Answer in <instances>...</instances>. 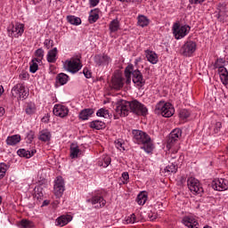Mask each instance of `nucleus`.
<instances>
[{"label":"nucleus","instance_id":"obj_1","mask_svg":"<svg viewBox=\"0 0 228 228\" xmlns=\"http://www.w3.org/2000/svg\"><path fill=\"white\" fill-rule=\"evenodd\" d=\"M135 115H147V107L137 100L127 102L126 100H119L116 105V113L120 117H127L129 112Z\"/></svg>","mask_w":228,"mask_h":228},{"label":"nucleus","instance_id":"obj_2","mask_svg":"<svg viewBox=\"0 0 228 228\" xmlns=\"http://www.w3.org/2000/svg\"><path fill=\"white\" fill-rule=\"evenodd\" d=\"M134 143H138V145H142L141 149L145 151L147 154H151L154 150V144H152V140L151 136L147 134V133L141 130H134Z\"/></svg>","mask_w":228,"mask_h":228},{"label":"nucleus","instance_id":"obj_3","mask_svg":"<svg viewBox=\"0 0 228 228\" xmlns=\"http://www.w3.org/2000/svg\"><path fill=\"white\" fill-rule=\"evenodd\" d=\"M125 76L126 77V85H129V83H131V76L133 83H134L136 86H139V88H142V86L145 85V79H143V75H142V72L139 69H134V66H133V64H129L126 68Z\"/></svg>","mask_w":228,"mask_h":228},{"label":"nucleus","instance_id":"obj_4","mask_svg":"<svg viewBox=\"0 0 228 228\" xmlns=\"http://www.w3.org/2000/svg\"><path fill=\"white\" fill-rule=\"evenodd\" d=\"M155 113L157 115H162L166 118H170L175 113V110L172 103L160 101L156 104Z\"/></svg>","mask_w":228,"mask_h":228},{"label":"nucleus","instance_id":"obj_5","mask_svg":"<svg viewBox=\"0 0 228 228\" xmlns=\"http://www.w3.org/2000/svg\"><path fill=\"white\" fill-rule=\"evenodd\" d=\"M81 60L78 57H73L69 60L65 61L64 62V69L68 70V72H71V74H76L81 70Z\"/></svg>","mask_w":228,"mask_h":228},{"label":"nucleus","instance_id":"obj_6","mask_svg":"<svg viewBox=\"0 0 228 228\" xmlns=\"http://www.w3.org/2000/svg\"><path fill=\"white\" fill-rule=\"evenodd\" d=\"M197 51V42L189 40L181 47L180 53L186 58H191Z\"/></svg>","mask_w":228,"mask_h":228},{"label":"nucleus","instance_id":"obj_7","mask_svg":"<svg viewBox=\"0 0 228 228\" xmlns=\"http://www.w3.org/2000/svg\"><path fill=\"white\" fill-rule=\"evenodd\" d=\"M191 28L188 25H179L178 23H175L173 26V33L175 35V38L176 40H181V38H184L188 33H190V30Z\"/></svg>","mask_w":228,"mask_h":228},{"label":"nucleus","instance_id":"obj_8","mask_svg":"<svg viewBox=\"0 0 228 228\" xmlns=\"http://www.w3.org/2000/svg\"><path fill=\"white\" fill-rule=\"evenodd\" d=\"M8 37L12 38H19V37H22L24 33V24L16 23L15 25L11 24L7 28Z\"/></svg>","mask_w":228,"mask_h":228},{"label":"nucleus","instance_id":"obj_9","mask_svg":"<svg viewBox=\"0 0 228 228\" xmlns=\"http://www.w3.org/2000/svg\"><path fill=\"white\" fill-rule=\"evenodd\" d=\"M187 186L190 191H191V193H193L194 195H200V193H202L204 191L202 185H200V182H199V180L195 177L188 178Z\"/></svg>","mask_w":228,"mask_h":228},{"label":"nucleus","instance_id":"obj_10","mask_svg":"<svg viewBox=\"0 0 228 228\" xmlns=\"http://www.w3.org/2000/svg\"><path fill=\"white\" fill-rule=\"evenodd\" d=\"M65 191V181L63 177L57 176L54 181L53 185V193L57 199H60L63 196V192Z\"/></svg>","mask_w":228,"mask_h":228},{"label":"nucleus","instance_id":"obj_11","mask_svg":"<svg viewBox=\"0 0 228 228\" xmlns=\"http://www.w3.org/2000/svg\"><path fill=\"white\" fill-rule=\"evenodd\" d=\"M12 97H18V99H26L28 97V93L26 92V87L24 84H17L12 88L11 92Z\"/></svg>","mask_w":228,"mask_h":228},{"label":"nucleus","instance_id":"obj_12","mask_svg":"<svg viewBox=\"0 0 228 228\" xmlns=\"http://www.w3.org/2000/svg\"><path fill=\"white\" fill-rule=\"evenodd\" d=\"M94 61L97 67H108L111 63V57L105 53H100L94 57Z\"/></svg>","mask_w":228,"mask_h":228},{"label":"nucleus","instance_id":"obj_13","mask_svg":"<svg viewBox=\"0 0 228 228\" xmlns=\"http://www.w3.org/2000/svg\"><path fill=\"white\" fill-rule=\"evenodd\" d=\"M53 111V115H55V117H60V118L69 117V107L63 104H55Z\"/></svg>","mask_w":228,"mask_h":228},{"label":"nucleus","instance_id":"obj_14","mask_svg":"<svg viewBox=\"0 0 228 228\" xmlns=\"http://www.w3.org/2000/svg\"><path fill=\"white\" fill-rule=\"evenodd\" d=\"M212 188L216 191H225V190H228V180L223 178L215 179L212 182Z\"/></svg>","mask_w":228,"mask_h":228},{"label":"nucleus","instance_id":"obj_15","mask_svg":"<svg viewBox=\"0 0 228 228\" xmlns=\"http://www.w3.org/2000/svg\"><path fill=\"white\" fill-rule=\"evenodd\" d=\"M86 202H89L97 209H100V208H104L106 206V200H104V198L99 194L94 195L91 199L86 200Z\"/></svg>","mask_w":228,"mask_h":228},{"label":"nucleus","instance_id":"obj_16","mask_svg":"<svg viewBox=\"0 0 228 228\" xmlns=\"http://www.w3.org/2000/svg\"><path fill=\"white\" fill-rule=\"evenodd\" d=\"M124 86V77L120 75H115L112 77L110 87L113 90H120Z\"/></svg>","mask_w":228,"mask_h":228},{"label":"nucleus","instance_id":"obj_17","mask_svg":"<svg viewBox=\"0 0 228 228\" xmlns=\"http://www.w3.org/2000/svg\"><path fill=\"white\" fill-rule=\"evenodd\" d=\"M182 134L183 131L180 128L174 129L169 134V139L167 142L168 147H172L173 143H175V142H177Z\"/></svg>","mask_w":228,"mask_h":228},{"label":"nucleus","instance_id":"obj_18","mask_svg":"<svg viewBox=\"0 0 228 228\" xmlns=\"http://www.w3.org/2000/svg\"><path fill=\"white\" fill-rule=\"evenodd\" d=\"M183 224L188 228H199V222H197V219L192 216L183 217Z\"/></svg>","mask_w":228,"mask_h":228},{"label":"nucleus","instance_id":"obj_19","mask_svg":"<svg viewBox=\"0 0 228 228\" xmlns=\"http://www.w3.org/2000/svg\"><path fill=\"white\" fill-rule=\"evenodd\" d=\"M145 56H146V60L152 65H156V63H158L159 61L158 53H156V52L154 51L146 50Z\"/></svg>","mask_w":228,"mask_h":228},{"label":"nucleus","instance_id":"obj_20","mask_svg":"<svg viewBox=\"0 0 228 228\" xmlns=\"http://www.w3.org/2000/svg\"><path fill=\"white\" fill-rule=\"evenodd\" d=\"M46 60L48 63H56V61L58 60V48L54 47L48 51Z\"/></svg>","mask_w":228,"mask_h":228},{"label":"nucleus","instance_id":"obj_21","mask_svg":"<svg viewBox=\"0 0 228 228\" xmlns=\"http://www.w3.org/2000/svg\"><path fill=\"white\" fill-rule=\"evenodd\" d=\"M69 222H72V216L66 215V216H61L58 217L55 221V225H59L60 227H63L69 224Z\"/></svg>","mask_w":228,"mask_h":228},{"label":"nucleus","instance_id":"obj_22","mask_svg":"<svg viewBox=\"0 0 228 228\" xmlns=\"http://www.w3.org/2000/svg\"><path fill=\"white\" fill-rule=\"evenodd\" d=\"M18 156L20 158H26L27 159H29V158H32V156H35L37 154V150L28 151L26 149H20L17 151Z\"/></svg>","mask_w":228,"mask_h":228},{"label":"nucleus","instance_id":"obj_23","mask_svg":"<svg viewBox=\"0 0 228 228\" xmlns=\"http://www.w3.org/2000/svg\"><path fill=\"white\" fill-rule=\"evenodd\" d=\"M120 29V21L118 19L112 20L109 24V31L111 34L117 33Z\"/></svg>","mask_w":228,"mask_h":228},{"label":"nucleus","instance_id":"obj_24","mask_svg":"<svg viewBox=\"0 0 228 228\" xmlns=\"http://www.w3.org/2000/svg\"><path fill=\"white\" fill-rule=\"evenodd\" d=\"M89 127H91V129L100 131V129H104V127H106V123L101 120H94L89 123Z\"/></svg>","mask_w":228,"mask_h":228},{"label":"nucleus","instance_id":"obj_25","mask_svg":"<svg viewBox=\"0 0 228 228\" xmlns=\"http://www.w3.org/2000/svg\"><path fill=\"white\" fill-rule=\"evenodd\" d=\"M94 115V110L92 109H84L80 111L78 117L80 120H88L90 117Z\"/></svg>","mask_w":228,"mask_h":228},{"label":"nucleus","instance_id":"obj_26","mask_svg":"<svg viewBox=\"0 0 228 228\" xmlns=\"http://www.w3.org/2000/svg\"><path fill=\"white\" fill-rule=\"evenodd\" d=\"M20 142V134H14L12 136H8L6 139L7 145H17V143Z\"/></svg>","mask_w":228,"mask_h":228},{"label":"nucleus","instance_id":"obj_27","mask_svg":"<svg viewBox=\"0 0 228 228\" xmlns=\"http://www.w3.org/2000/svg\"><path fill=\"white\" fill-rule=\"evenodd\" d=\"M99 20V10H92L89 13L88 21L90 24H94Z\"/></svg>","mask_w":228,"mask_h":228},{"label":"nucleus","instance_id":"obj_28","mask_svg":"<svg viewBox=\"0 0 228 228\" xmlns=\"http://www.w3.org/2000/svg\"><path fill=\"white\" fill-rule=\"evenodd\" d=\"M111 163V158L108 155L103 156L101 160H99V167H103V168H108Z\"/></svg>","mask_w":228,"mask_h":228},{"label":"nucleus","instance_id":"obj_29","mask_svg":"<svg viewBox=\"0 0 228 228\" xmlns=\"http://www.w3.org/2000/svg\"><path fill=\"white\" fill-rule=\"evenodd\" d=\"M70 158L71 159H76L79 156V152H81V150H79V146L76 144H71L70 146Z\"/></svg>","mask_w":228,"mask_h":228},{"label":"nucleus","instance_id":"obj_30","mask_svg":"<svg viewBox=\"0 0 228 228\" xmlns=\"http://www.w3.org/2000/svg\"><path fill=\"white\" fill-rule=\"evenodd\" d=\"M39 140L41 142H50L51 132H49V130H42L41 132H39Z\"/></svg>","mask_w":228,"mask_h":228},{"label":"nucleus","instance_id":"obj_31","mask_svg":"<svg viewBox=\"0 0 228 228\" xmlns=\"http://www.w3.org/2000/svg\"><path fill=\"white\" fill-rule=\"evenodd\" d=\"M178 163L175 161H172L170 165L166 167L165 172H167L168 174H175L177 172Z\"/></svg>","mask_w":228,"mask_h":228},{"label":"nucleus","instance_id":"obj_32","mask_svg":"<svg viewBox=\"0 0 228 228\" xmlns=\"http://www.w3.org/2000/svg\"><path fill=\"white\" fill-rule=\"evenodd\" d=\"M56 81L57 83H60L61 86L67 85L69 82V76L65 73H60L56 77Z\"/></svg>","mask_w":228,"mask_h":228},{"label":"nucleus","instance_id":"obj_33","mask_svg":"<svg viewBox=\"0 0 228 228\" xmlns=\"http://www.w3.org/2000/svg\"><path fill=\"white\" fill-rule=\"evenodd\" d=\"M18 227L20 228H33L35 227V224L33 222L28 220V219H22L19 224Z\"/></svg>","mask_w":228,"mask_h":228},{"label":"nucleus","instance_id":"obj_34","mask_svg":"<svg viewBox=\"0 0 228 228\" xmlns=\"http://www.w3.org/2000/svg\"><path fill=\"white\" fill-rule=\"evenodd\" d=\"M68 22L73 26H79L81 24V18L69 15L67 17Z\"/></svg>","mask_w":228,"mask_h":228},{"label":"nucleus","instance_id":"obj_35","mask_svg":"<svg viewBox=\"0 0 228 228\" xmlns=\"http://www.w3.org/2000/svg\"><path fill=\"white\" fill-rule=\"evenodd\" d=\"M149 22L150 20L147 19L146 16L144 15H139L138 16V26H140L141 28H145L146 26H149Z\"/></svg>","mask_w":228,"mask_h":228},{"label":"nucleus","instance_id":"obj_36","mask_svg":"<svg viewBox=\"0 0 228 228\" xmlns=\"http://www.w3.org/2000/svg\"><path fill=\"white\" fill-rule=\"evenodd\" d=\"M147 202V192H141L137 196V203L139 206H143Z\"/></svg>","mask_w":228,"mask_h":228},{"label":"nucleus","instance_id":"obj_37","mask_svg":"<svg viewBox=\"0 0 228 228\" xmlns=\"http://www.w3.org/2000/svg\"><path fill=\"white\" fill-rule=\"evenodd\" d=\"M25 111H26L27 115H33L35 113V111H37V107L35 106V103L28 102L27 104Z\"/></svg>","mask_w":228,"mask_h":228},{"label":"nucleus","instance_id":"obj_38","mask_svg":"<svg viewBox=\"0 0 228 228\" xmlns=\"http://www.w3.org/2000/svg\"><path fill=\"white\" fill-rule=\"evenodd\" d=\"M126 224H136V223L140 222V218H138V216H136V215L132 214L126 217Z\"/></svg>","mask_w":228,"mask_h":228},{"label":"nucleus","instance_id":"obj_39","mask_svg":"<svg viewBox=\"0 0 228 228\" xmlns=\"http://www.w3.org/2000/svg\"><path fill=\"white\" fill-rule=\"evenodd\" d=\"M97 117H103V118H108L110 117V110L106 109H100L96 112Z\"/></svg>","mask_w":228,"mask_h":228},{"label":"nucleus","instance_id":"obj_40","mask_svg":"<svg viewBox=\"0 0 228 228\" xmlns=\"http://www.w3.org/2000/svg\"><path fill=\"white\" fill-rule=\"evenodd\" d=\"M7 170H8V165L4 163H0V179H3V177L6 175Z\"/></svg>","mask_w":228,"mask_h":228},{"label":"nucleus","instance_id":"obj_41","mask_svg":"<svg viewBox=\"0 0 228 228\" xmlns=\"http://www.w3.org/2000/svg\"><path fill=\"white\" fill-rule=\"evenodd\" d=\"M36 56L37 59L36 61H37L38 63H40V61H42V60L44 59V49L39 48L36 51Z\"/></svg>","mask_w":228,"mask_h":228},{"label":"nucleus","instance_id":"obj_42","mask_svg":"<svg viewBox=\"0 0 228 228\" xmlns=\"http://www.w3.org/2000/svg\"><path fill=\"white\" fill-rule=\"evenodd\" d=\"M37 60H32V63L29 66V70L31 72V74H35V72H37V70H38V64L36 62Z\"/></svg>","mask_w":228,"mask_h":228},{"label":"nucleus","instance_id":"obj_43","mask_svg":"<svg viewBox=\"0 0 228 228\" xmlns=\"http://www.w3.org/2000/svg\"><path fill=\"white\" fill-rule=\"evenodd\" d=\"M44 45L45 49H51L52 47L54 46V41H53L52 39H45L44 41Z\"/></svg>","mask_w":228,"mask_h":228},{"label":"nucleus","instance_id":"obj_44","mask_svg":"<svg viewBox=\"0 0 228 228\" xmlns=\"http://www.w3.org/2000/svg\"><path fill=\"white\" fill-rule=\"evenodd\" d=\"M180 118H188V117H190V110L183 109L182 110H180Z\"/></svg>","mask_w":228,"mask_h":228},{"label":"nucleus","instance_id":"obj_45","mask_svg":"<svg viewBox=\"0 0 228 228\" xmlns=\"http://www.w3.org/2000/svg\"><path fill=\"white\" fill-rule=\"evenodd\" d=\"M218 72H219L220 77H222V76H227L228 75V71H227V69H225V67H219L218 68Z\"/></svg>","mask_w":228,"mask_h":228},{"label":"nucleus","instance_id":"obj_46","mask_svg":"<svg viewBox=\"0 0 228 228\" xmlns=\"http://www.w3.org/2000/svg\"><path fill=\"white\" fill-rule=\"evenodd\" d=\"M34 191H35V198L37 199V200L44 197V194L42 193V191H40V189L35 188Z\"/></svg>","mask_w":228,"mask_h":228},{"label":"nucleus","instance_id":"obj_47","mask_svg":"<svg viewBox=\"0 0 228 228\" xmlns=\"http://www.w3.org/2000/svg\"><path fill=\"white\" fill-rule=\"evenodd\" d=\"M222 129V123L216 122L214 127V132L216 134H218L220 133V130Z\"/></svg>","mask_w":228,"mask_h":228},{"label":"nucleus","instance_id":"obj_48","mask_svg":"<svg viewBox=\"0 0 228 228\" xmlns=\"http://www.w3.org/2000/svg\"><path fill=\"white\" fill-rule=\"evenodd\" d=\"M83 74H84L85 77H86V79H90V77H92V72L90 70H88V68L84 69Z\"/></svg>","mask_w":228,"mask_h":228},{"label":"nucleus","instance_id":"obj_49","mask_svg":"<svg viewBox=\"0 0 228 228\" xmlns=\"http://www.w3.org/2000/svg\"><path fill=\"white\" fill-rule=\"evenodd\" d=\"M220 79L224 86H228V75L221 76Z\"/></svg>","mask_w":228,"mask_h":228},{"label":"nucleus","instance_id":"obj_50","mask_svg":"<svg viewBox=\"0 0 228 228\" xmlns=\"http://www.w3.org/2000/svg\"><path fill=\"white\" fill-rule=\"evenodd\" d=\"M27 138L29 142H33L34 138H35V132L33 131H29L28 134H27Z\"/></svg>","mask_w":228,"mask_h":228},{"label":"nucleus","instance_id":"obj_51","mask_svg":"<svg viewBox=\"0 0 228 228\" xmlns=\"http://www.w3.org/2000/svg\"><path fill=\"white\" fill-rule=\"evenodd\" d=\"M115 143L117 149H118L119 151H126V148H124V144L122 143V142L117 141Z\"/></svg>","mask_w":228,"mask_h":228},{"label":"nucleus","instance_id":"obj_52","mask_svg":"<svg viewBox=\"0 0 228 228\" xmlns=\"http://www.w3.org/2000/svg\"><path fill=\"white\" fill-rule=\"evenodd\" d=\"M122 179L124 181V184H126V183H127V181H129V173L124 172L122 174Z\"/></svg>","mask_w":228,"mask_h":228},{"label":"nucleus","instance_id":"obj_53","mask_svg":"<svg viewBox=\"0 0 228 228\" xmlns=\"http://www.w3.org/2000/svg\"><path fill=\"white\" fill-rule=\"evenodd\" d=\"M29 77V74H28V72L26 71H22L20 74V79H28Z\"/></svg>","mask_w":228,"mask_h":228},{"label":"nucleus","instance_id":"obj_54","mask_svg":"<svg viewBox=\"0 0 228 228\" xmlns=\"http://www.w3.org/2000/svg\"><path fill=\"white\" fill-rule=\"evenodd\" d=\"M191 4H201L205 0H189Z\"/></svg>","mask_w":228,"mask_h":228},{"label":"nucleus","instance_id":"obj_55","mask_svg":"<svg viewBox=\"0 0 228 228\" xmlns=\"http://www.w3.org/2000/svg\"><path fill=\"white\" fill-rule=\"evenodd\" d=\"M99 1L101 0H89V3H90V5L94 7L99 4Z\"/></svg>","mask_w":228,"mask_h":228},{"label":"nucleus","instance_id":"obj_56","mask_svg":"<svg viewBox=\"0 0 228 228\" xmlns=\"http://www.w3.org/2000/svg\"><path fill=\"white\" fill-rule=\"evenodd\" d=\"M149 218L151 222H153V220H156L157 216H156V215H152V213H150Z\"/></svg>","mask_w":228,"mask_h":228},{"label":"nucleus","instance_id":"obj_57","mask_svg":"<svg viewBox=\"0 0 228 228\" xmlns=\"http://www.w3.org/2000/svg\"><path fill=\"white\" fill-rule=\"evenodd\" d=\"M4 115V108L0 107V117H3Z\"/></svg>","mask_w":228,"mask_h":228},{"label":"nucleus","instance_id":"obj_58","mask_svg":"<svg viewBox=\"0 0 228 228\" xmlns=\"http://www.w3.org/2000/svg\"><path fill=\"white\" fill-rule=\"evenodd\" d=\"M3 94H4V88L3 87V86H0V97L1 95H3Z\"/></svg>","mask_w":228,"mask_h":228},{"label":"nucleus","instance_id":"obj_59","mask_svg":"<svg viewBox=\"0 0 228 228\" xmlns=\"http://www.w3.org/2000/svg\"><path fill=\"white\" fill-rule=\"evenodd\" d=\"M31 1H32V3H34V4H37L40 3V1H42V0H31Z\"/></svg>","mask_w":228,"mask_h":228},{"label":"nucleus","instance_id":"obj_60","mask_svg":"<svg viewBox=\"0 0 228 228\" xmlns=\"http://www.w3.org/2000/svg\"><path fill=\"white\" fill-rule=\"evenodd\" d=\"M171 158H172V161H174V159H175V154H172Z\"/></svg>","mask_w":228,"mask_h":228},{"label":"nucleus","instance_id":"obj_61","mask_svg":"<svg viewBox=\"0 0 228 228\" xmlns=\"http://www.w3.org/2000/svg\"><path fill=\"white\" fill-rule=\"evenodd\" d=\"M204 228H212V227L209 225H206V226H204Z\"/></svg>","mask_w":228,"mask_h":228},{"label":"nucleus","instance_id":"obj_62","mask_svg":"<svg viewBox=\"0 0 228 228\" xmlns=\"http://www.w3.org/2000/svg\"><path fill=\"white\" fill-rule=\"evenodd\" d=\"M58 1H60L61 3L63 2V0H58Z\"/></svg>","mask_w":228,"mask_h":228},{"label":"nucleus","instance_id":"obj_63","mask_svg":"<svg viewBox=\"0 0 228 228\" xmlns=\"http://www.w3.org/2000/svg\"><path fill=\"white\" fill-rule=\"evenodd\" d=\"M181 158H183V156H180V159H181Z\"/></svg>","mask_w":228,"mask_h":228}]
</instances>
